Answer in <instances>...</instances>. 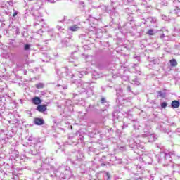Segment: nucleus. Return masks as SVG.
Returning <instances> with one entry per match:
<instances>
[{
	"label": "nucleus",
	"mask_w": 180,
	"mask_h": 180,
	"mask_svg": "<svg viewBox=\"0 0 180 180\" xmlns=\"http://www.w3.org/2000/svg\"><path fill=\"white\" fill-rule=\"evenodd\" d=\"M35 86L37 89H41L44 88V84L43 83H39V84H36Z\"/></svg>",
	"instance_id": "7"
},
{
	"label": "nucleus",
	"mask_w": 180,
	"mask_h": 180,
	"mask_svg": "<svg viewBox=\"0 0 180 180\" xmlns=\"http://www.w3.org/2000/svg\"><path fill=\"white\" fill-rule=\"evenodd\" d=\"M34 122L37 126H41L42 124H44V120L41 118H35Z\"/></svg>",
	"instance_id": "4"
},
{
	"label": "nucleus",
	"mask_w": 180,
	"mask_h": 180,
	"mask_svg": "<svg viewBox=\"0 0 180 180\" xmlns=\"http://www.w3.org/2000/svg\"><path fill=\"white\" fill-rule=\"evenodd\" d=\"M70 129L71 130H72L74 129V127H72V125L70 126Z\"/></svg>",
	"instance_id": "17"
},
{
	"label": "nucleus",
	"mask_w": 180,
	"mask_h": 180,
	"mask_svg": "<svg viewBox=\"0 0 180 180\" xmlns=\"http://www.w3.org/2000/svg\"><path fill=\"white\" fill-rule=\"evenodd\" d=\"M167 103H165V102H163V103H162V104H161V108H165V107L167 106Z\"/></svg>",
	"instance_id": "10"
},
{
	"label": "nucleus",
	"mask_w": 180,
	"mask_h": 180,
	"mask_svg": "<svg viewBox=\"0 0 180 180\" xmlns=\"http://www.w3.org/2000/svg\"><path fill=\"white\" fill-rule=\"evenodd\" d=\"M78 29H79V27H78L77 25H73L72 26L69 27V30H70V32H77Z\"/></svg>",
	"instance_id": "5"
},
{
	"label": "nucleus",
	"mask_w": 180,
	"mask_h": 180,
	"mask_svg": "<svg viewBox=\"0 0 180 180\" xmlns=\"http://www.w3.org/2000/svg\"><path fill=\"white\" fill-rule=\"evenodd\" d=\"M171 106L172 109H178L180 106V103L179 101L174 100L172 101Z\"/></svg>",
	"instance_id": "3"
},
{
	"label": "nucleus",
	"mask_w": 180,
	"mask_h": 180,
	"mask_svg": "<svg viewBox=\"0 0 180 180\" xmlns=\"http://www.w3.org/2000/svg\"><path fill=\"white\" fill-rule=\"evenodd\" d=\"M36 110L38 112H40L41 113H44V112H46V110H47V105H43V104H40V105H37Z\"/></svg>",
	"instance_id": "1"
},
{
	"label": "nucleus",
	"mask_w": 180,
	"mask_h": 180,
	"mask_svg": "<svg viewBox=\"0 0 180 180\" xmlns=\"http://www.w3.org/2000/svg\"><path fill=\"white\" fill-rule=\"evenodd\" d=\"M106 175H107L108 179H110V174H109V172H107Z\"/></svg>",
	"instance_id": "13"
},
{
	"label": "nucleus",
	"mask_w": 180,
	"mask_h": 180,
	"mask_svg": "<svg viewBox=\"0 0 180 180\" xmlns=\"http://www.w3.org/2000/svg\"><path fill=\"white\" fill-rule=\"evenodd\" d=\"M158 94H159L161 98H164L165 96V94H163L162 91H158Z\"/></svg>",
	"instance_id": "9"
},
{
	"label": "nucleus",
	"mask_w": 180,
	"mask_h": 180,
	"mask_svg": "<svg viewBox=\"0 0 180 180\" xmlns=\"http://www.w3.org/2000/svg\"><path fill=\"white\" fill-rule=\"evenodd\" d=\"M29 49H30V46H29V44H26L25 46V50H29Z\"/></svg>",
	"instance_id": "11"
},
{
	"label": "nucleus",
	"mask_w": 180,
	"mask_h": 180,
	"mask_svg": "<svg viewBox=\"0 0 180 180\" xmlns=\"http://www.w3.org/2000/svg\"><path fill=\"white\" fill-rule=\"evenodd\" d=\"M147 34H148V36H154V34H155L154 30H153V29L148 30L147 32Z\"/></svg>",
	"instance_id": "8"
},
{
	"label": "nucleus",
	"mask_w": 180,
	"mask_h": 180,
	"mask_svg": "<svg viewBox=\"0 0 180 180\" xmlns=\"http://www.w3.org/2000/svg\"><path fill=\"white\" fill-rule=\"evenodd\" d=\"M160 37H161V39H163V37H165V34H162V35L160 36Z\"/></svg>",
	"instance_id": "15"
},
{
	"label": "nucleus",
	"mask_w": 180,
	"mask_h": 180,
	"mask_svg": "<svg viewBox=\"0 0 180 180\" xmlns=\"http://www.w3.org/2000/svg\"><path fill=\"white\" fill-rule=\"evenodd\" d=\"M105 165H106L105 163L101 164V167H105Z\"/></svg>",
	"instance_id": "16"
},
{
	"label": "nucleus",
	"mask_w": 180,
	"mask_h": 180,
	"mask_svg": "<svg viewBox=\"0 0 180 180\" xmlns=\"http://www.w3.org/2000/svg\"><path fill=\"white\" fill-rule=\"evenodd\" d=\"M101 103H105L106 100L105 99V98H102L101 99Z\"/></svg>",
	"instance_id": "12"
},
{
	"label": "nucleus",
	"mask_w": 180,
	"mask_h": 180,
	"mask_svg": "<svg viewBox=\"0 0 180 180\" xmlns=\"http://www.w3.org/2000/svg\"><path fill=\"white\" fill-rule=\"evenodd\" d=\"M171 67H176L178 65V62L175 59H172L169 60Z\"/></svg>",
	"instance_id": "6"
},
{
	"label": "nucleus",
	"mask_w": 180,
	"mask_h": 180,
	"mask_svg": "<svg viewBox=\"0 0 180 180\" xmlns=\"http://www.w3.org/2000/svg\"><path fill=\"white\" fill-rule=\"evenodd\" d=\"M41 102L42 101L40 97L36 96L32 98V103L34 105H37L39 106V105H41Z\"/></svg>",
	"instance_id": "2"
},
{
	"label": "nucleus",
	"mask_w": 180,
	"mask_h": 180,
	"mask_svg": "<svg viewBox=\"0 0 180 180\" xmlns=\"http://www.w3.org/2000/svg\"><path fill=\"white\" fill-rule=\"evenodd\" d=\"M17 15H18V13H17V12H15V13H14L13 14V18H15V16H17Z\"/></svg>",
	"instance_id": "14"
}]
</instances>
